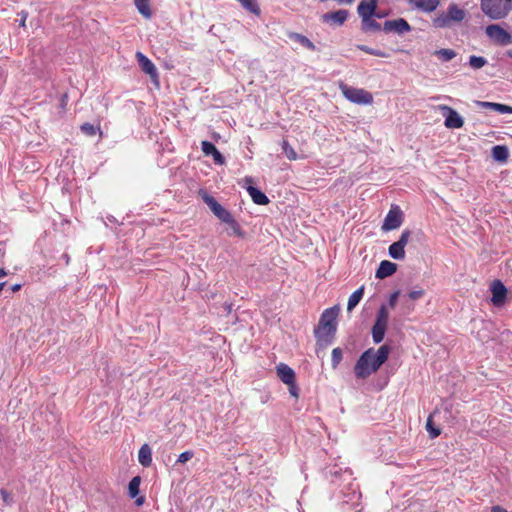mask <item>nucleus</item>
Listing matches in <instances>:
<instances>
[{
	"mask_svg": "<svg viewBox=\"0 0 512 512\" xmlns=\"http://www.w3.org/2000/svg\"><path fill=\"white\" fill-rule=\"evenodd\" d=\"M7 275V271L4 268H0V278L5 277Z\"/></svg>",
	"mask_w": 512,
	"mask_h": 512,
	"instance_id": "603ef678",
	"label": "nucleus"
},
{
	"mask_svg": "<svg viewBox=\"0 0 512 512\" xmlns=\"http://www.w3.org/2000/svg\"><path fill=\"white\" fill-rule=\"evenodd\" d=\"M397 270V265L391 261L383 260L380 262L378 269L376 270V278L384 279L393 275Z\"/></svg>",
	"mask_w": 512,
	"mask_h": 512,
	"instance_id": "aec40b11",
	"label": "nucleus"
},
{
	"mask_svg": "<svg viewBox=\"0 0 512 512\" xmlns=\"http://www.w3.org/2000/svg\"><path fill=\"white\" fill-rule=\"evenodd\" d=\"M438 110L445 116L444 125L446 128L459 129L463 127L464 120L456 110L448 105H439Z\"/></svg>",
	"mask_w": 512,
	"mask_h": 512,
	"instance_id": "6e6552de",
	"label": "nucleus"
},
{
	"mask_svg": "<svg viewBox=\"0 0 512 512\" xmlns=\"http://www.w3.org/2000/svg\"><path fill=\"white\" fill-rule=\"evenodd\" d=\"M383 30L386 33L396 32L398 34H403L405 32H409L411 30V26L409 23L403 19H395V20H387L384 22Z\"/></svg>",
	"mask_w": 512,
	"mask_h": 512,
	"instance_id": "ddd939ff",
	"label": "nucleus"
},
{
	"mask_svg": "<svg viewBox=\"0 0 512 512\" xmlns=\"http://www.w3.org/2000/svg\"><path fill=\"white\" fill-rule=\"evenodd\" d=\"M138 12L146 19L152 17V10L150 7V0H133Z\"/></svg>",
	"mask_w": 512,
	"mask_h": 512,
	"instance_id": "5701e85b",
	"label": "nucleus"
},
{
	"mask_svg": "<svg viewBox=\"0 0 512 512\" xmlns=\"http://www.w3.org/2000/svg\"><path fill=\"white\" fill-rule=\"evenodd\" d=\"M440 61L449 62L454 59L457 53L453 49L443 48L434 51L433 53Z\"/></svg>",
	"mask_w": 512,
	"mask_h": 512,
	"instance_id": "a878e982",
	"label": "nucleus"
},
{
	"mask_svg": "<svg viewBox=\"0 0 512 512\" xmlns=\"http://www.w3.org/2000/svg\"><path fill=\"white\" fill-rule=\"evenodd\" d=\"M140 483L141 478L139 476L133 477L129 482L128 491L131 498H135L139 494Z\"/></svg>",
	"mask_w": 512,
	"mask_h": 512,
	"instance_id": "7c9ffc66",
	"label": "nucleus"
},
{
	"mask_svg": "<svg viewBox=\"0 0 512 512\" xmlns=\"http://www.w3.org/2000/svg\"><path fill=\"white\" fill-rule=\"evenodd\" d=\"M200 195L203 201L209 206L210 210L219 220L226 223L232 217V214L221 204H219L213 196L209 195L203 190L200 191Z\"/></svg>",
	"mask_w": 512,
	"mask_h": 512,
	"instance_id": "0eeeda50",
	"label": "nucleus"
},
{
	"mask_svg": "<svg viewBox=\"0 0 512 512\" xmlns=\"http://www.w3.org/2000/svg\"><path fill=\"white\" fill-rule=\"evenodd\" d=\"M348 16L349 12L347 10L340 9L323 14L321 16V21L329 25L342 26L347 21Z\"/></svg>",
	"mask_w": 512,
	"mask_h": 512,
	"instance_id": "9b49d317",
	"label": "nucleus"
},
{
	"mask_svg": "<svg viewBox=\"0 0 512 512\" xmlns=\"http://www.w3.org/2000/svg\"><path fill=\"white\" fill-rule=\"evenodd\" d=\"M487 64V60L482 56L472 55L469 58V65L473 69H480Z\"/></svg>",
	"mask_w": 512,
	"mask_h": 512,
	"instance_id": "c9c22d12",
	"label": "nucleus"
},
{
	"mask_svg": "<svg viewBox=\"0 0 512 512\" xmlns=\"http://www.w3.org/2000/svg\"><path fill=\"white\" fill-rule=\"evenodd\" d=\"M377 0H361L357 7V13L361 19L373 17L377 10Z\"/></svg>",
	"mask_w": 512,
	"mask_h": 512,
	"instance_id": "dca6fc26",
	"label": "nucleus"
},
{
	"mask_svg": "<svg viewBox=\"0 0 512 512\" xmlns=\"http://www.w3.org/2000/svg\"><path fill=\"white\" fill-rule=\"evenodd\" d=\"M80 130L86 135V136H94L96 135L97 132H99L100 134H102V131L100 129V127H95L94 125L86 122V123H83L81 126H80Z\"/></svg>",
	"mask_w": 512,
	"mask_h": 512,
	"instance_id": "473e14b6",
	"label": "nucleus"
},
{
	"mask_svg": "<svg viewBox=\"0 0 512 512\" xmlns=\"http://www.w3.org/2000/svg\"><path fill=\"white\" fill-rule=\"evenodd\" d=\"M338 314L339 307L337 305L325 309L321 314L317 328L315 329L317 350H324L332 343L337 330Z\"/></svg>",
	"mask_w": 512,
	"mask_h": 512,
	"instance_id": "f03ea898",
	"label": "nucleus"
},
{
	"mask_svg": "<svg viewBox=\"0 0 512 512\" xmlns=\"http://www.w3.org/2000/svg\"><path fill=\"white\" fill-rule=\"evenodd\" d=\"M465 17V10L452 3L448 6L446 13L439 14L433 19V25L436 28L450 27L453 23L462 22Z\"/></svg>",
	"mask_w": 512,
	"mask_h": 512,
	"instance_id": "20e7f679",
	"label": "nucleus"
},
{
	"mask_svg": "<svg viewBox=\"0 0 512 512\" xmlns=\"http://www.w3.org/2000/svg\"><path fill=\"white\" fill-rule=\"evenodd\" d=\"M389 313L385 305H382L377 313L375 323L386 325L388 324Z\"/></svg>",
	"mask_w": 512,
	"mask_h": 512,
	"instance_id": "72a5a7b5",
	"label": "nucleus"
},
{
	"mask_svg": "<svg viewBox=\"0 0 512 512\" xmlns=\"http://www.w3.org/2000/svg\"><path fill=\"white\" fill-rule=\"evenodd\" d=\"M476 104H477V106H479L481 108H486V109H491V110H494V107L496 105L495 102H488V101H477Z\"/></svg>",
	"mask_w": 512,
	"mask_h": 512,
	"instance_id": "79ce46f5",
	"label": "nucleus"
},
{
	"mask_svg": "<svg viewBox=\"0 0 512 512\" xmlns=\"http://www.w3.org/2000/svg\"><path fill=\"white\" fill-rule=\"evenodd\" d=\"M492 157L498 162H506L509 157V150L505 145H496L492 148Z\"/></svg>",
	"mask_w": 512,
	"mask_h": 512,
	"instance_id": "4be33fe9",
	"label": "nucleus"
},
{
	"mask_svg": "<svg viewBox=\"0 0 512 512\" xmlns=\"http://www.w3.org/2000/svg\"><path fill=\"white\" fill-rule=\"evenodd\" d=\"M364 294V286L355 290L348 299L347 310L352 311L361 301Z\"/></svg>",
	"mask_w": 512,
	"mask_h": 512,
	"instance_id": "b1692460",
	"label": "nucleus"
},
{
	"mask_svg": "<svg viewBox=\"0 0 512 512\" xmlns=\"http://www.w3.org/2000/svg\"><path fill=\"white\" fill-rule=\"evenodd\" d=\"M415 9L431 13L440 5V0H407Z\"/></svg>",
	"mask_w": 512,
	"mask_h": 512,
	"instance_id": "6ab92c4d",
	"label": "nucleus"
},
{
	"mask_svg": "<svg viewBox=\"0 0 512 512\" xmlns=\"http://www.w3.org/2000/svg\"><path fill=\"white\" fill-rule=\"evenodd\" d=\"M389 352L388 345H382L377 350L370 348L363 352L355 364V376L359 379L368 378L387 361Z\"/></svg>",
	"mask_w": 512,
	"mask_h": 512,
	"instance_id": "f257e3e1",
	"label": "nucleus"
},
{
	"mask_svg": "<svg viewBox=\"0 0 512 512\" xmlns=\"http://www.w3.org/2000/svg\"><path fill=\"white\" fill-rule=\"evenodd\" d=\"M512 8V0H481V9L493 20L505 18Z\"/></svg>",
	"mask_w": 512,
	"mask_h": 512,
	"instance_id": "7ed1b4c3",
	"label": "nucleus"
},
{
	"mask_svg": "<svg viewBox=\"0 0 512 512\" xmlns=\"http://www.w3.org/2000/svg\"><path fill=\"white\" fill-rule=\"evenodd\" d=\"M403 222V212L397 205H392L391 209L387 213L382 230L391 231L399 228Z\"/></svg>",
	"mask_w": 512,
	"mask_h": 512,
	"instance_id": "1a4fd4ad",
	"label": "nucleus"
},
{
	"mask_svg": "<svg viewBox=\"0 0 512 512\" xmlns=\"http://www.w3.org/2000/svg\"><path fill=\"white\" fill-rule=\"evenodd\" d=\"M399 294L400 292L399 291H395L394 293H392L390 295V298H389V306L391 308H394L396 306V303H397V299L399 297Z\"/></svg>",
	"mask_w": 512,
	"mask_h": 512,
	"instance_id": "37998d69",
	"label": "nucleus"
},
{
	"mask_svg": "<svg viewBox=\"0 0 512 512\" xmlns=\"http://www.w3.org/2000/svg\"><path fill=\"white\" fill-rule=\"evenodd\" d=\"M136 59L142 71L150 76L152 81L158 84V72L153 62L147 58L142 52L136 53Z\"/></svg>",
	"mask_w": 512,
	"mask_h": 512,
	"instance_id": "f8f14e48",
	"label": "nucleus"
},
{
	"mask_svg": "<svg viewBox=\"0 0 512 512\" xmlns=\"http://www.w3.org/2000/svg\"><path fill=\"white\" fill-rule=\"evenodd\" d=\"M331 357H332V367L333 369H336L339 365V363L341 362L342 360V357H343V352L341 350V348L337 347V348H334L332 350V354H331Z\"/></svg>",
	"mask_w": 512,
	"mask_h": 512,
	"instance_id": "4c0bfd02",
	"label": "nucleus"
},
{
	"mask_svg": "<svg viewBox=\"0 0 512 512\" xmlns=\"http://www.w3.org/2000/svg\"><path fill=\"white\" fill-rule=\"evenodd\" d=\"M386 15H387L386 13H383V12H377V10L375 11V14H374V16H375L376 18H383V17H385Z\"/></svg>",
	"mask_w": 512,
	"mask_h": 512,
	"instance_id": "8fccbe9b",
	"label": "nucleus"
},
{
	"mask_svg": "<svg viewBox=\"0 0 512 512\" xmlns=\"http://www.w3.org/2000/svg\"><path fill=\"white\" fill-rule=\"evenodd\" d=\"M233 231V233L240 238L245 237V232L241 228L240 224L233 218V216L226 222Z\"/></svg>",
	"mask_w": 512,
	"mask_h": 512,
	"instance_id": "2f4dec72",
	"label": "nucleus"
},
{
	"mask_svg": "<svg viewBox=\"0 0 512 512\" xmlns=\"http://www.w3.org/2000/svg\"><path fill=\"white\" fill-rule=\"evenodd\" d=\"M135 503L138 506L142 505L144 503V498L143 497L137 498Z\"/></svg>",
	"mask_w": 512,
	"mask_h": 512,
	"instance_id": "3c124183",
	"label": "nucleus"
},
{
	"mask_svg": "<svg viewBox=\"0 0 512 512\" xmlns=\"http://www.w3.org/2000/svg\"><path fill=\"white\" fill-rule=\"evenodd\" d=\"M27 17H28V13L25 12V11H22L21 12V20H20V23H19L20 27H23V28L26 27Z\"/></svg>",
	"mask_w": 512,
	"mask_h": 512,
	"instance_id": "49530a36",
	"label": "nucleus"
},
{
	"mask_svg": "<svg viewBox=\"0 0 512 512\" xmlns=\"http://www.w3.org/2000/svg\"><path fill=\"white\" fill-rule=\"evenodd\" d=\"M411 236L410 230H404L398 241L389 246V255L396 260H403L405 258V246L407 245Z\"/></svg>",
	"mask_w": 512,
	"mask_h": 512,
	"instance_id": "9d476101",
	"label": "nucleus"
},
{
	"mask_svg": "<svg viewBox=\"0 0 512 512\" xmlns=\"http://www.w3.org/2000/svg\"><path fill=\"white\" fill-rule=\"evenodd\" d=\"M494 111L499 112L501 114H512V106L496 103Z\"/></svg>",
	"mask_w": 512,
	"mask_h": 512,
	"instance_id": "58836bf2",
	"label": "nucleus"
},
{
	"mask_svg": "<svg viewBox=\"0 0 512 512\" xmlns=\"http://www.w3.org/2000/svg\"><path fill=\"white\" fill-rule=\"evenodd\" d=\"M287 386L289 387L290 394L294 397H298V388L296 386V382H294V384L287 385Z\"/></svg>",
	"mask_w": 512,
	"mask_h": 512,
	"instance_id": "a18cd8bd",
	"label": "nucleus"
},
{
	"mask_svg": "<svg viewBox=\"0 0 512 512\" xmlns=\"http://www.w3.org/2000/svg\"><path fill=\"white\" fill-rule=\"evenodd\" d=\"M0 493H1V496L3 498L4 503L9 505L11 503V500H12L11 495L5 489H1Z\"/></svg>",
	"mask_w": 512,
	"mask_h": 512,
	"instance_id": "c03bdc74",
	"label": "nucleus"
},
{
	"mask_svg": "<svg viewBox=\"0 0 512 512\" xmlns=\"http://www.w3.org/2000/svg\"><path fill=\"white\" fill-rule=\"evenodd\" d=\"M281 147H282V150L288 160L295 161L298 159V155H297L296 151L294 150V148L289 144V142L286 139H284L281 142Z\"/></svg>",
	"mask_w": 512,
	"mask_h": 512,
	"instance_id": "c756f323",
	"label": "nucleus"
},
{
	"mask_svg": "<svg viewBox=\"0 0 512 512\" xmlns=\"http://www.w3.org/2000/svg\"><path fill=\"white\" fill-rule=\"evenodd\" d=\"M22 285L21 284H14L12 287H11V290L12 292H18L20 289H21Z\"/></svg>",
	"mask_w": 512,
	"mask_h": 512,
	"instance_id": "09e8293b",
	"label": "nucleus"
},
{
	"mask_svg": "<svg viewBox=\"0 0 512 512\" xmlns=\"http://www.w3.org/2000/svg\"><path fill=\"white\" fill-rule=\"evenodd\" d=\"M202 152L205 156H212L214 162L218 165L225 163L224 156L218 151L216 146L209 141H202L201 143Z\"/></svg>",
	"mask_w": 512,
	"mask_h": 512,
	"instance_id": "f3484780",
	"label": "nucleus"
},
{
	"mask_svg": "<svg viewBox=\"0 0 512 512\" xmlns=\"http://www.w3.org/2000/svg\"><path fill=\"white\" fill-rule=\"evenodd\" d=\"M486 35L496 44L506 46L512 44V35L498 24L486 27Z\"/></svg>",
	"mask_w": 512,
	"mask_h": 512,
	"instance_id": "423d86ee",
	"label": "nucleus"
},
{
	"mask_svg": "<svg viewBox=\"0 0 512 512\" xmlns=\"http://www.w3.org/2000/svg\"><path fill=\"white\" fill-rule=\"evenodd\" d=\"M245 182L249 184L247 187V192L255 204L267 205L270 202L269 198L262 191L251 185L253 183L252 178L246 177Z\"/></svg>",
	"mask_w": 512,
	"mask_h": 512,
	"instance_id": "2eb2a0df",
	"label": "nucleus"
},
{
	"mask_svg": "<svg viewBox=\"0 0 512 512\" xmlns=\"http://www.w3.org/2000/svg\"><path fill=\"white\" fill-rule=\"evenodd\" d=\"M290 39L299 43L303 47L307 48L308 50L314 51L316 49L315 45L312 41H310L306 36L299 34V33H291L289 35Z\"/></svg>",
	"mask_w": 512,
	"mask_h": 512,
	"instance_id": "393cba45",
	"label": "nucleus"
},
{
	"mask_svg": "<svg viewBox=\"0 0 512 512\" xmlns=\"http://www.w3.org/2000/svg\"><path fill=\"white\" fill-rule=\"evenodd\" d=\"M193 456H194V453L192 451H184L179 455L177 462L184 464V463L188 462L189 460H191L193 458Z\"/></svg>",
	"mask_w": 512,
	"mask_h": 512,
	"instance_id": "ea45409f",
	"label": "nucleus"
},
{
	"mask_svg": "<svg viewBox=\"0 0 512 512\" xmlns=\"http://www.w3.org/2000/svg\"><path fill=\"white\" fill-rule=\"evenodd\" d=\"M492 303L499 307L502 306L506 300L507 289L500 280H495L491 285Z\"/></svg>",
	"mask_w": 512,
	"mask_h": 512,
	"instance_id": "4468645a",
	"label": "nucleus"
},
{
	"mask_svg": "<svg viewBox=\"0 0 512 512\" xmlns=\"http://www.w3.org/2000/svg\"><path fill=\"white\" fill-rule=\"evenodd\" d=\"M362 30L365 32L369 31H380L382 29L381 24L378 23L373 17L361 19Z\"/></svg>",
	"mask_w": 512,
	"mask_h": 512,
	"instance_id": "cd10ccee",
	"label": "nucleus"
},
{
	"mask_svg": "<svg viewBox=\"0 0 512 512\" xmlns=\"http://www.w3.org/2000/svg\"><path fill=\"white\" fill-rule=\"evenodd\" d=\"M339 88L344 97L356 104H372L373 96L370 92L362 88L350 87L344 83H340Z\"/></svg>",
	"mask_w": 512,
	"mask_h": 512,
	"instance_id": "39448f33",
	"label": "nucleus"
},
{
	"mask_svg": "<svg viewBox=\"0 0 512 512\" xmlns=\"http://www.w3.org/2000/svg\"><path fill=\"white\" fill-rule=\"evenodd\" d=\"M277 375L279 379L286 385H291L296 382V375L295 372L291 367L284 363H280L277 365Z\"/></svg>",
	"mask_w": 512,
	"mask_h": 512,
	"instance_id": "a211bd4d",
	"label": "nucleus"
},
{
	"mask_svg": "<svg viewBox=\"0 0 512 512\" xmlns=\"http://www.w3.org/2000/svg\"><path fill=\"white\" fill-rule=\"evenodd\" d=\"M357 48L367 54H370V55H374L377 57H383V58L388 57V54L385 53L384 51L376 50V49L370 48L366 45H358Z\"/></svg>",
	"mask_w": 512,
	"mask_h": 512,
	"instance_id": "e433bc0d",
	"label": "nucleus"
},
{
	"mask_svg": "<svg viewBox=\"0 0 512 512\" xmlns=\"http://www.w3.org/2000/svg\"><path fill=\"white\" fill-rule=\"evenodd\" d=\"M491 512H509V511L500 505H495V506L491 507Z\"/></svg>",
	"mask_w": 512,
	"mask_h": 512,
	"instance_id": "de8ad7c7",
	"label": "nucleus"
},
{
	"mask_svg": "<svg viewBox=\"0 0 512 512\" xmlns=\"http://www.w3.org/2000/svg\"><path fill=\"white\" fill-rule=\"evenodd\" d=\"M386 325L374 323L372 327V338L375 343H380L385 336Z\"/></svg>",
	"mask_w": 512,
	"mask_h": 512,
	"instance_id": "c85d7f7f",
	"label": "nucleus"
},
{
	"mask_svg": "<svg viewBox=\"0 0 512 512\" xmlns=\"http://www.w3.org/2000/svg\"><path fill=\"white\" fill-rule=\"evenodd\" d=\"M424 290L423 289H419V290H413L411 291L408 296L410 299L412 300H418L420 298H422L424 296Z\"/></svg>",
	"mask_w": 512,
	"mask_h": 512,
	"instance_id": "a19ab883",
	"label": "nucleus"
},
{
	"mask_svg": "<svg viewBox=\"0 0 512 512\" xmlns=\"http://www.w3.org/2000/svg\"><path fill=\"white\" fill-rule=\"evenodd\" d=\"M426 430L429 432L431 438H436L441 434V429L434 426L432 415H429L427 418Z\"/></svg>",
	"mask_w": 512,
	"mask_h": 512,
	"instance_id": "f704fd0d",
	"label": "nucleus"
},
{
	"mask_svg": "<svg viewBox=\"0 0 512 512\" xmlns=\"http://www.w3.org/2000/svg\"><path fill=\"white\" fill-rule=\"evenodd\" d=\"M508 56L512 59V50L508 51Z\"/></svg>",
	"mask_w": 512,
	"mask_h": 512,
	"instance_id": "864d4df0",
	"label": "nucleus"
},
{
	"mask_svg": "<svg viewBox=\"0 0 512 512\" xmlns=\"http://www.w3.org/2000/svg\"><path fill=\"white\" fill-rule=\"evenodd\" d=\"M138 460H139V463L143 467H150L151 466V464H152V451H151L150 446L147 443L143 444L140 447L139 452H138Z\"/></svg>",
	"mask_w": 512,
	"mask_h": 512,
	"instance_id": "412c9836",
	"label": "nucleus"
},
{
	"mask_svg": "<svg viewBox=\"0 0 512 512\" xmlns=\"http://www.w3.org/2000/svg\"><path fill=\"white\" fill-rule=\"evenodd\" d=\"M238 2L245 10L249 11L250 13L256 16L260 15L261 9L257 0H238Z\"/></svg>",
	"mask_w": 512,
	"mask_h": 512,
	"instance_id": "bb28decb",
	"label": "nucleus"
}]
</instances>
